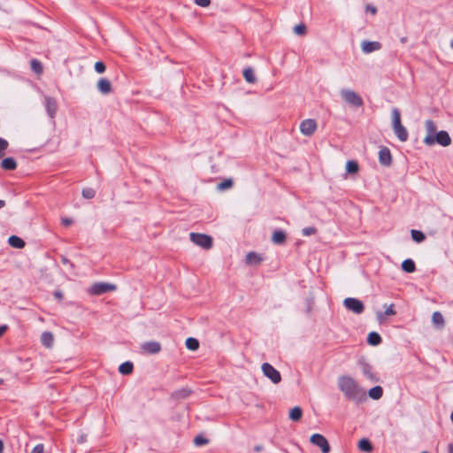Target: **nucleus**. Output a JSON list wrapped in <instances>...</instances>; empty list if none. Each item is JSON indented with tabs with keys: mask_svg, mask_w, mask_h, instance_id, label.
I'll list each match as a JSON object with an SVG mask.
<instances>
[{
	"mask_svg": "<svg viewBox=\"0 0 453 453\" xmlns=\"http://www.w3.org/2000/svg\"><path fill=\"white\" fill-rule=\"evenodd\" d=\"M8 242L12 247L17 249H22L25 246V242L16 235H12L11 237H9Z\"/></svg>",
	"mask_w": 453,
	"mask_h": 453,
	"instance_id": "nucleus-20",
	"label": "nucleus"
},
{
	"mask_svg": "<svg viewBox=\"0 0 453 453\" xmlns=\"http://www.w3.org/2000/svg\"><path fill=\"white\" fill-rule=\"evenodd\" d=\"M364 375L370 380L371 381H377L378 379L376 375L373 373L372 369L370 365H366L363 367Z\"/></svg>",
	"mask_w": 453,
	"mask_h": 453,
	"instance_id": "nucleus-30",
	"label": "nucleus"
},
{
	"mask_svg": "<svg viewBox=\"0 0 453 453\" xmlns=\"http://www.w3.org/2000/svg\"><path fill=\"white\" fill-rule=\"evenodd\" d=\"M262 261L260 255L255 252H250L246 256V262L249 265H258Z\"/></svg>",
	"mask_w": 453,
	"mask_h": 453,
	"instance_id": "nucleus-21",
	"label": "nucleus"
},
{
	"mask_svg": "<svg viewBox=\"0 0 453 453\" xmlns=\"http://www.w3.org/2000/svg\"><path fill=\"white\" fill-rule=\"evenodd\" d=\"M117 287L114 284L106 282H96L91 286L88 293L93 296H99L106 292L116 290Z\"/></svg>",
	"mask_w": 453,
	"mask_h": 453,
	"instance_id": "nucleus-7",
	"label": "nucleus"
},
{
	"mask_svg": "<svg viewBox=\"0 0 453 453\" xmlns=\"http://www.w3.org/2000/svg\"><path fill=\"white\" fill-rule=\"evenodd\" d=\"M310 441L313 444L320 448L322 453H329L330 452V445L326 440V438L319 434H313Z\"/></svg>",
	"mask_w": 453,
	"mask_h": 453,
	"instance_id": "nucleus-10",
	"label": "nucleus"
},
{
	"mask_svg": "<svg viewBox=\"0 0 453 453\" xmlns=\"http://www.w3.org/2000/svg\"><path fill=\"white\" fill-rule=\"evenodd\" d=\"M368 395L372 399L379 400L383 395V389L380 386H375L368 391Z\"/></svg>",
	"mask_w": 453,
	"mask_h": 453,
	"instance_id": "nucleus-22",
	"label": "nucleus"
},
{
	"mask_svg": "<svg viewBox=\"0 0 453 453\" xmlns=\"http://www.w3.org/2000/svg\"><path fill=\"white\" fill-rule=\"evenodd\" d=\"M4 383V380L2 379H0V385H2Z\"/></svg>",
	"mask_w": 453,
	"mask_h": 453,
	"instance_id": "nucleus-56",
	"label": "nucleus"
},
{
	"mask_svg": "<svg viewBox=\"0 0 453 453\" xmlns=\"http://www.w3.org/2000/svg\"><path fill=\"white\" fill-rule=\"evenodd\" d=\"M426 136L423 142L427 146L439 144L442 147H448L451 144V138L447 131L437 132V127L434 121L427 119L425 122Z\"/></svg>",
	"mask_w": 453,
	"mask_h": 453,
	"instance_id": "nucleus-2",
	"label": "nucleus"
},
{
	"mask_svg": "<svg viewBox=\"0 0 453 453\" xmlns=\"http://www.w3.org/2000/svg\"><path fill=\"white\" fill-rule=\"evenodd\" d=\"M96 192L91 188H86L82 189V196L86 199H91L95 196Z\"/></svg>",
	"mask_w": 453,
	"mask_h": 453,
	"instance_id": "nucleus-37",
	"label": "nucleus"
},
{
	"mask_svg": "<svg viewBox=\"0 0 453 453\" xmlns=\"http://www.w3.org/2000/svg\"><path fill=\"white\" fill-rule=\"evenodd\" d=\"M1 166L5 170H14L17 163L12 157H6L1 162Z\"/></svg>",
	"mask_w": 453,
	"mask_h": 453,
	"instance_id": "nucleus-26",
	"label": "nucleus"
},
{
	"mask_svg": "<svg viewBox=\"0 0 453 453\" xmlns=\"http://www.w3.org/2000/svg\"><path fill=\"white\" fill-rule=\"evenodd\" d=\"M243 77L245 81L249 83H255L257 81L254 71L250 67H247L243 70Z\"/></svg>",
	"mask_w": 453,
	"mask_h": 453,
	"instance_id": "nucleus-24",
	"label": "nucleus"
},
{
	"mask_svg": "<svg viewBox=\"0 0 453 453\" xmlns=\"http://www.w3.org/2000/svg\"><path fill=\"white\" fill-rule=\"evenodd\" d=\"M134 365L131 362L127 361L122 363L119 367V372L123 375L130 374L133 372Z\"/></svg>",
	"mask_w": 453,
	"mask_h": 453,
	"instance_id": "nucleus-28",
	"label": "nucleus"
},
{
	"mask_svg": "<svg viewBox=\"0 0 453 453\" xmlns=\"http://www.w3.org/2000/svg\"><path fill=\"white\" fill-rule=\"evenodd\" d=\"M379 161L381 165L388 166L392 163L390 150L388 148H382L379 151Z\"/></svg>",
	"mask_w": 453,
	"mask_h": 453,
	"instance_id": "nucleus-14",
	"label": "nucleus"
},
{
	"mask_svg": "<svg viewBox=\"0 0 453 453\" xmlns=\"http://www.w3.org/2000/svg\"><path fill=\"white\" fill-rule=\"evenodd\" d=\"M186 347L190 350H196L199 348V342L193 337H189L186 340Z\"/></svg>",
	"mask_w": 453,
	"mask_h": 453,
	"instance_id": "nucleus-32",
	"label": "nucleus"
},
{
	"mask_svg": "<svg viewBox=\"0 0 453 453\" xmlns=\"http://www.w3.org/2000/svg\"><path fill=\"white\" fill-rule=\"evenodd\" d=\"M367 342L372 346H377L381 342V337L376 332H371L367 337Z\"/></svg>",
	"mask_w": 453,
	"mask_h": 453,
	"instance_id": "nucleus-27",
	"label": "nucleus"
},
{
	"mask_svg": "<svg viewBox=\"0 0 453 453\" xmlns=\"http://www.w3.org/2000/svg\"><path fill=\"white\" fill-rule=\"evenodd\" d=\"M189 238L193 243L203 249L209 250L212 246V239L207 234L191 233L189 234Z\"/></svg>",
	"mask_w": 453,
	"mask_h": 453,
	"instance_id": "nucleus-5",
	"label": "nucleus"
},
{
	"mask_svg": "<svg viewBox=\"0 0 453 453\" xmlns=\"http://www.w3.org/2000/svg\"><path fill=\"white\" fill-rule=\"evenodd\" d=\"M63 263L67 264V263H69V261L66 258H64Z\"/></svg>",
	"mask_w": 453,
	"mask_h": 453,
	"instance_id": "nucleus-53",
	"label": "nucleus"
},
{
	"mask_svg": "<svg viewBox=\"0 0 453 453\" xmlns=\"http://www.w3.org/2000/svg\"><path fill=\"white\" fill-rule=\"evenodd\" d=\"M303 416V411L300 407L298 406H296L294 408H292L290 411H289V418L292 420V421H295V422H297L301 419Z\"/></svg>",
	"mask_w": 453,
	"mask_h": 453,
	"instance_id": "nucleus-19",
	"label": "nucleus"
},
{
	"mask_svg": "<svg viewBox=\"0 0 453 453\" xmlns=\"http://www.w3.org/2000/svg\"><path fill=\"white\" fill-rule=\"evenodd\" d=\"M261 370L264 375L268 378L273 384H279L281 381V375L280 372L269 363L262 364Z\"/></svg>",
	"mask_w": 453,
	"mask_h": 453,
	"instance_id": "nucleus-6",
	"label": "nucleus"
},
{
	"mask_svg": "<svg viewBox=\"0 0 453 453\" xmlns=\"http://www.w3.org/2000/svg\"><path fill=\"white\" fill-rule=\"evenodd\" d=\"M376 318L377 320L381 324L386 320L387 316L383 311H377Z\"/></svg>",
	"mask_w": 453,
	"mask_h": 453,
	"instance_id": "nucleus-45",
	"label": "nucleus"
},
{
	"mask_svg": "<svg viewBox=\"0 0 453 453\" xmlns=\"http://www.w3.org/2000/svg\"><path fill=\"white\" fill-rule=\"evenodd\" d=\"M386 316H392L395 314L394 304L385 305V311H383Z\"/></svg>",
	"mask_w": 453,
	"mask_h": 453,
	"instance_id": "nucleus-42",
	"label": "nucleus"
},
{
	"mask_svg": "<svg viewBox=\"0 0 453 453\" xmlns=\"http://www.w3.org/2000/svg\"><path fill=\"white\" fill-rule=\"evenodd\" d=\"M232 186H233V180L231 179H226L225 180H223L222 182L218 184L217 188H218V190L223 191V190L232 188Z\"/></svg>",
	"mask_w": 453,
	"mask_h": 453,
	"instance_id": "nucleus-35",
	"label": "nucleus"
},
{
	"mask_svg": "<svg viewBox=\"0 0 453 453\" xmlns=\"http://www.w3.org/2000/svg\"><path fill=\"white\" fill-rule=\"evenodd\" d=\"M432 322L433 324L439 327L443 328L445 321L442 314L439 311H434L432 315Z\"/></svg>",
	"mask_w": 453,
	"mask_h": 453,
	"instance_id": "nucleus-17",
	"label": "nucleus"
},
{
	"mask_svg": "<svg viewBox=\"0 0 453 453\" xmlns=\"http://www.w3.org/2000/svg\"><path fill=\"white\" fill-rule=\"evenodd\" d=\"M194 443L196 445V446H202V445H204V444H207L208 443V440L205 439L204 437L203 436H196L195 439H194Z\"/></svg>",
	"mask_w": 453,
	"mask_h": 453,
	"instance_id": "nucleus-41",
	"label": "nucleus"
},
{
	"mask_svg": "<svg viewBox=\"0 0 453 453\" xmlns=\"http://www.w3.org/2000/svg\"><path fill=\"white\" fill-rule=\"evenodd\" d=\"M337 384L339 390L346 399L356 403H361L366 399L365 390L352 377L340 376Z\"/></svg>",
	"mask_w": 453,
	"mask_h": 453,
	"instance_id": "nucleus-1",
	"label": "nucleus"
},
{
	"mask_svg": "<svg viewBox=\"0 0 453 453\" xmlns=\"http://www.w3.org/2000/svg\"><path fill=\"white\" fill-rule=\"evenodd\" d=\"M448 453H453V444L449 443L448 445Z\"/></svg>",
	"mask_w": 453,
	"mask_h": 453,
	"instance_id": "nucleus-50",
	"label": "nucleus"
},
{
	"mask_svg": "<svg viewBox=\"0 0 453 453\" xmlns=\"http://www.w3.org/2000/svg\"><path fill=\"white\" fill-rule=\"evenodd\" d=\"M402 269L406 273H413L416 270L415 263L412 259H405L402 263Z\"/></svg>",
	"mask_w": 453,
	"mask_h": 453,
	"instance_id": "nucleus-23",
	"label": "nucleus"
},
{
	"mask_svg": "<svg viewBox=\"0 0 453 453\" xmlns=\"http://www.w3.org/2000/svg\"><path fill=\"white\" fill-rule=\"evenodd\" d=\"M450 47L453 49V38L452 41L450 42Z\"/></svg>",
	"mask_w": 453,
	"mask_h": 453,
	"instance_id": "nucleus-55",
	"label": "nucleus"
},
{
	"mask_svg": "<svg viewBox=\"0 0 453 453\" xmlns=\"http://www.w3.org/2000/svg\"><path fill=\"white\" fill-rule=\"evenodd\" d=\"M141 349L146 354H157L161 350V344L158 342H146L141 345Z\"/></svg>",
	"mask_w": 453,
	"mask_h": 453,
	"instance_id": "nucleus-11",
	"label": "nucleus"
},
{
	"mask_svg": "<svg viewBox=\"0 0 453 453\" xmlns=\"http://www.w3.org/2000/svg\"><path fill=\"white\" fill-rule=\"evenodd\" d=\"M343 304L346 309L353 311L356 314H361L365 309L364 303L360 300L354 297L345 298Z\"/></svg>",
	"mask_w": 453,
	"mask_h": 453,
	"instance_id": "nucleus-9",
	"label": "nucleus"
},
{
	"mask_svg": "<svg viewBox=\"0 0 453 453\" xmlns=\"http://www.w3.org/2000/svg\"><path fill=\"white\" fill-rule=\"evenodd\" d=\"M61 223L64 226H70L73 223V220L71 219H68V218H62L61 219Z\"/></svg>",
	"mask_w": 453,
	"mask_h": 453,
	"instance_id": "nucleus-47",
	"label": "nucleus"
},
{
	"mask_svg": "<svg viewBox=\"0 0 453 453\" xmlns=\"http://www.w3.org/2000/svg\"><path fill=\"white\" fill-rule=\"evenodd\" d=\"M4 451V442L2 440H0V453H3Z\"/></svg>",
	"mask_w": 453,
	"mask_h": 453,
	"instance_id": "nucleus-51",
	"label": "nucleus"
},
{
	"mask_svg": "<svg viewBox=\"0 0 453 453\" xmlns=\"http://www.w3.org/2000/svg\"><path fill=\"white\" fill-rule=\"evenodd\" d=\"M299 128L302 134L310 137L316 132L318 124L313 119H306L300 123Z\"/></svg>",
	"mask_w": 453,
	"mask_h": 453,
	"instance_id": "nucleus-8",
	"label": "nucleus"
},
{
	"mask_svg": "<svg viewBox=\"0 0 453 453\" xmlns=\"http://www.w3.org/2000/svg\"><path fill=\"white\" fill-rule=\"evenodd\" d=\"M411 234L412 240L418 243L422 242L426 238L425 234L419 230L413 229L411 231Z\"/></svg>",
	"mask_w": 453,
	"mask_h": 453,
	"instance_id": "nucleus-31",
	"label": "nucleus"
},
{
	"mask_svg": "<svg viewBox=\"0 0 453 453\" xmlns=\"http://www.w3.org/2000/svg\"><path fill=\"white\" fill-rule=\"evenodd\" d=\"M194 3L200 7L205 8V7L210 6L211 1V0H194Z\"/></svg>",
	"mask_w": 453,
	"mask_h": 453,
	"instance_id": "nucleus-43",
	"label": "nucleus"
},
{
	"mask_svg": "<svg viewBox=\"0 0 453 453\" xmlns=\"http://www.w3.org/2000/svg\"><path fill=\"white\" fill-rule=\"evenodd\" d=\"M316 228L313 226L305 227L302 230V234L304 236H310L316 234Z\"/></svg>",
	"mask_w": 453,
	"mask_h": 453,
	"instance_id": "nucleus-39",
	"label": "nucleus"
},
{
	"mask_svg": "<svg viewBox=\"0 0 453 453\" xmlns=\"http://www.w3.org/2000/svg\"><path fill=\"white\" fill-rule=\"evenodd\" d=\"M7 329L8 326L6 325L0 326V336H2Z\"/></svg>",
	"mask_w": 453,
	"mask_h": 453,
	"instance_id": "nucleus-48",
	"label": "nucleus"
},
{
	"mask_svg": "<svg viewBox=\"0 0 453 453\" xmlns=\"http://www.w3.org/2000/svg\"><path fill=\"white\" fill-rule=\"evenodd\" d=\"M31 69L37 74H41L42 73L43 67L40 61L36 59L31 60Z\"/></svg>",
	"mask_w": 453,
	"mask_h": 453,
	"instance_id": "nucleus-34",
	"label": "nucleus"
},
{
	"mask_svg": "<svg viewBox=\"0 0 453 453\" xmlns=\"http://www.w3.org/2000/svg\"><path fill=\"white\" fill-rule=\"evenodd\" d=\"M293 30L294 33L297 35H304L306 34V27L303 23L296 25Z\"/></svg>",
	"mask_w": 453,
	"mask_h": 453,
	"instance_id": "nucleus-36",
	"label": "nucleus"
},
{
	"mask_svg": "<svg viewBox=\"0 0 453 453\" xmlns=\"http://www.w3.org/2000/svg\"><path fill=\"white\" fill-rule=\"evenodd\" d=\"M4 205H5V202L4 200H0V209L4 207Z\"/></svg>",
	"mask_w": 453,
	"mask_h": 453,
	"instance_id": "nucleus-52",
	"label": "nucleus"
},
{
	"mask_svg": "<svg viewBox=\"0 0 453 453\" xmlns=\"http://www.w3.org/2000/svg\"><path fill=\"white\" fill-rule=\"evenodd\" d=\"M421 453H428V452H426V451H423V452H421Z\"/></svg>",
	"mask_w": 453,
	"mask_h": 453,
	"instance_id": "nucleus-57",
	"label": "nucleus"
},
{
	"mask_svg": "<svg viewBox=\"0 0 453 453\" xmlns=\"http://www.w3.org/2000/svg\"><path fill=\"white\" fill-rule=\"evenodd\" d=\"M391 118H392V128L395 134L401 142H406L409 137V134L405 127L402 125L401 122V113L398 109L394 108L391 111Z\"/></svg>",
	"mask_w": 453,
	"mask_h": 453,
	"instance_id": "nucleus-3",
	"label": "nucleus"
},
{
	"mask_svg": "<svg viewBox=\"0 0 453 453\" xmlns=\"http://www.w3.org/2000/svg\"><path fill=\"white\" fill-rule=\"evenodd\" d=\"M54 296H55V297H56V298H58V299H62V298H63V294H62L61 292H59V291H56V292L54 293Z\"/></svg>",
	"mask_w": 453,
	"mask_h": 453,
	"instance_id": "nucleus-49",
	"label": "nucleus"
},
{
	"mask_svg": "<svg viewBox=\"0 0 453 453\" xmlns=\"http://www.w3.org/2000/svg\"><path fill=\"white\" fill-rule=\"evenodd\" d=\"M345 169H346V173H349V174H356L358 172V170H359V166H358V164L356 161L349 160L346 163Z\"/></svg>",
	"mask_w": 453,
	"mask_h": 453,
	"instance_id": "nucleus-25",
	"label": "nucleus"
},
{
	"mask_svg": "<svg viewBox=\"0 0 453 453\" xmlns=\"http://www.w3.org/2000/svg\"><path fill=\"white\" fill-rule=\"evenodd\" d=\"M96 88L98 91L104 95L110 94L112 90L111 83L106 78H101L97 81Z\"/></svg>",
	"mask_w": 453,
	"mask_h": 453,
	"instance_id": "nucleus-13",
	"label": "nucleus"
},
{
	"mask_svg": "<svg viewBox=\"0 0 453 453\" xmlns=\"http://www.w3.org/2000/svg\"><path fill=\"white\" fill-rule=\"evenodd\" d=\"M44 452V446L43 444L40 443L34 447L32 451L30 453H43Z\"/></svg>",
	"mask_w": 453,
	"mask_h": 453,
	"instance_id": "nucleus-44",
	"label": "nucleus"
},
{
	"mask_svg": "<svg viewBox=\"0 0 453 453\" xmlns=\"http://www.w3.org/2000/svg\"><path fill=\"white\" fill-rule=\"evenodd\" d=\"M45 106L49 116L53 119L56 115L58 105L55 99L45 97Z\"/></svg>",
	"mask_w": 453,
	"mask_h": 453,
	"instance_id": "nucleus-15",
	"label": "nucleus"
},
{
	"mask_svg": "<svg viewBox=\"0 0 453 453\" xmlns=\"http://www.w3.org/2000/svg\"><path fill=\"white\" fill-rule=\"evenodd\" d=\"M381 44L379 42L363 41L361 42V50L364 53L369 54L380 50Z\"/></svg>",
	"mask_w": 453,
	"mask_h": 453,
	"instance_id": "nucleus-12",
	"label": "nucleus"
},
{
	"mask_svg": "<svg viewBox=\"0 0 453 453\" xmlns=\"http://www.w3.org/2000/svg\"><path fill=\"white\" fill-rule=\"evenodd\" d=\"M450 419H451V421H452V423H453V411L451 412Z\"/></svg>",
	"mask_w": 453,
	"mask_h": 453,
	"instance_id": "nucleus-54",
	"label": "nucleus"
},
{
	"mask_svg": "<svg viewBox=\"0 0 453 453\" xmlns=\"http://www.w3.org/2000/svg\"><path fill=\"white\" fill-rule=\"evenodd\" d=\"M41 342L47 348H51L54 342V336L50 332L42 334Z\"/></svg>",
	"mask_w": 453,
	"mask_h": 453,
	"instance_id": "nucleus-16",
	"label": "nucleus"
},
{
	"mask_svg": "<svg viewBox=\"0 0 453 453\" xmlns=\"http://www.w3.org/2000/svg\"><path fill=\"white\" fill-rule=\"evenodd\" d=\"M191 394L188 388H181L174 392L173 396L177 399H185Z\"/></svg>",
	"mask_w": 453,
	"mask_h": 453,
	"instance_id": "nucleus-33",
	"label": "nucleus"
},
{
	"mask_svg": "<svg viewBox=\"0 0 453 453\" xmlns=\"http://www.w3.org/2000/svg\"><path fill=\"white\" fill-rule=\"evenodd\" d=\"M8 147V142L3 138H0V157L4 154V150Z\"/></svg>",
	"mask_w": 453,
	"mask_h": 453,
	"instance_id": "nucleus-40",
	"label": "nucleus"
},
{
	"mask_svg": "<svg viewBox=\"0 0 453 453\" xmlns=\"http://www.w3.org/2000/svg\"><path fill=\"white\" fill-rule=\"evenodd\" d=\"M105 69H106L105 65L103 62H101V61L96 62L95 70L96 73H103L105 72Z\"/></svg>",
	"mask_w": 453,
	"mask_h": 453,
	"instance_id": "nucleus-38",
	"label": "nucleus"
},
{
	"mask_svg": "<svg viewBox=\"0 0 453 453\" xmlns=\"http://www.w3.org/2000/svg\"><path fill=\"white\" fill-rule=\"evenodd\" d=\"M358 449L364 452H371L372 450V446L369 440L362 439L358 441Z\"/></svg>",
	"mask_w": 453,
	"mask_h": 453,
	"instance_id": "nucleus-29",
	"label": "nucleus"
},
{
	"mask_svg": "<svg viewBox=\"0 0 453 453\" xmlns=\"http://www.w3.org/2000/svg\"><path fill=\"white\" fill-rule=\"evenodd\" d=\"M340 95L344 103L350 106L358 108L364 104L362 97L351 88L341 89Z\"/></svg>",
	"mask_w": 453,
	"mask_h": 453,
	"instance_id": "nucleus-4",
	"label": "nucleus"
},
{
	"mask_svg": "<svg viewBox=\"0 0 453 453\" xmlns=\"http://www.w3.org/2000/svg\"><path fill=\"white\" fill-rule=\"evenodd\" d=\"M272 241L275 244L284 243L286 241L285 233L281 230H277V231L273 232V236H272Z\"/></svg>",
	"mask_w": 453,
	"mask_h": 453,
	"instance_id": "nucleus-18",
	"label": "nucleus"
},
{
	"mask_svg": "<svg viewBox=\"0 0 453 453\" xmlns=\"http://www.w3.org/2000/svg\"><path fill=\"white\" fill-rule=\"evenodd\" d=\"M365 11L372 15H375L377 13V8L372 4H367L365 6Z\"/></svg>",
	"mask_w": 453,
	"mask_h": 453,
	"instance_id": "nucleus-46",
	"label": "nucleus"
}]
</instances>
